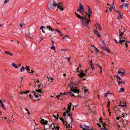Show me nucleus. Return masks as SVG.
Listing matches in <instances>:
<instances>
[{
  "label": "nucleus",
  "instance_id": "1",
  "mask_svg": "<svg viewBox=\"0 0 130 130\" xmlns=\"http://www.w3.org/2000/svg\"><path fill=\"white\" fill-rule=\"evenodd\" d=\"M57 6V4L54 0H50V3L47 5L48 8L50 10H54Z\"/></svg>",
  "mask_w": 130,
  "mask_h": 130
},
{
  "label": "nucleus",
  "instance_id": "2",
  "mask_svg": "<svg viewBox=\"0 0 130 130\" xmlns=\"http://www.w3.org/2000/svg\"><path fill=\"white\" fill-rule=\"evenodd\" d=\"M82 19H81L82 21V22L83 24L84 25L88 28L89 29L90 27L88 26L89 22H90V18H86V16L85 15L84 17H82Z\"/></svg>",
  "mask_w": 130,
  "mask_h": 130
},
{
  "label": "nucleus",
  "instance_id": "3",
  "mask_svg": "<svg viewBox=\"0 0 130 130\" xmlns=\"http://www.w3.org/2000/svg\"><path fill=\"white\" fill-rule=\"evenodd\" d=\"M129 5V4L128 3L124 4L123 5H120V8L121 9H122L123 8H125V7L128 8V7Z\"/></svg>",
  "mask_w": 130,
  "mask_h": 130
},
{
  "label": "nucleus",
  "instance_id": "4",
  "mask_svg": "<svg viewBox=\"0 0 130 130\" xmlns=\"http://www.w3.org/2000/svg\"><path fill=\"white\" fill-rule=\"evenodd\" d=\"M84 128H83V130H86V129H88L89 130H92V127L90 128L89 126H87L86 125L84 124Z\"/></svg>",
  "mask_w": 130,
  "mask_h": 130
},
{
  "label": "nucleus",
  "instance_id": "5",
  "mask_svg": "<svg viewBox=\"0 0 130 130\" xmlns=\"http://www.w3.org/2000/svg\"><path fill=\"white\" fill-rule=\"evenodd\" d=\"M125 31H124L123 32H122L121 31V29H119V37L120 38V39H122V38H123V35L124 33V32Z\"/></svg>",
  "mask_w": 130,
  "mask_h": 130
},
{
  "label": "nucleus",
  "instance_id": "6",
  "mask_svg": "<svg viewBox=\"0 0 130 130\" xmlns=\"http://www.w3.org/2000/svg\"><path fill=\"white\" fill-rule=\"evenodd\" d=\"M71 91L73 92L74 93H77V94H78L79 92V89H71Z\"/></svg>",
  "mask_w": 130,
  "mask_h": 130
},
{
  "label": "nucleus",
  "instance_id": "7",
  "mask_svg": "<svg viewBox=\"0 0 130 130\" xmlns=\"http://www.w3.org/2000/svg\"><path fill=\"white\" fill-rule=\"evenodd\" d=\"M126 42V41H125V40H123L122 39L119 42L122 45H124V44H125Z\"/></svg>",
  "mask_w": 130,
  "mask_h": 130
},
{
  "label": "nucleus",
  "instance_id": "8",
  "mask_svg": "<svg viewBox=\"0 0 130 130\" xmlns=\"http://www.w3.org/2000/svg\"><path fill=\"white\" fill-rule=\"evenodd\" d=\"M102 42L103 46L102 47V48L103 50L106 47V45L103 40H102Z\"/></svg>",
  "mask_w": 130,
  "mask_h": 130
},
{
  "label": "nucleus",
  "instance_id": "9",
  "mask_svg": "<svg viewBox=\"0 0 130 130\" xmlns=\"http://www.w3.org/2000/svg\"><path fill=\"white\" fill-rule=\"evenodd\" d=\"M86 75V74L83 72H82L79 74V75L81 77L84 76Z\"/></svg>",
  "mask_w": 130,
  "mask_h": 130
},
{
  "label": "nucleus",
  "instance_id": "10",
  "mask_svg": "<svg viewBox=\"0 0 130 130\" xmlns=\"http://www.w3.org/2000/svg\"><path fill=\"white\" fill-rule=\"evenodd\" d=\"M5 54H6L7 55H9L12 56L13 55V54L10 53L9 51H5Z\"/></svg>",
  "mask_w": 130,
  "mask_h": 130
},
{
  "label": "nucleus",
  "instance_id": "11",
  "mask_svg": "<svg viewBox=\"0 0 130 130\" xmlns=\"http://www.w3.org/2000/svg\"><path fill=\"white\" fill-rule=\"evenodd\" d=\"M55 30L61 36H62V34L61 31L56 28L55 29Z\"/></svg>",
  "mask_w": 130,
  "mask_h": 130
},
{
  "label": "nucleus",
  "instance_id": "12",
  "mask_svg": "<svg viewBox=\"0 0 130 130\" xmlns=\"http://www.w3.org/2000/svg\"><path fill=\"white\" fill-rule=\"evenodd\" d=\"M96 66L97 67H99L100 68V73H102V69L101 67V66L99 65V64H96Z\"/></svg>",
  "mask_w": 130,
  "mask_h": 130
},
{
  "label": "nucleus",
  "instance_id": "13",
  "mask_svg": "<svg viewBox=\"0 0 130 130\" xmlns=\"http://www.w3.org/2000/svg\"><path fill=\"white\" fill-rule=\"evenodd\" d=\"M57 117H56V115H53V117H54V118H55V120L56 121H57L58 120V117H59V115L58 114H57Z\"/></svg>",
  "mask_w": 130,
  "mask_h": 130
},
{
  "label": "nucleus",
  "instance_id": "14",
  "mask_svg": "<svg viewBox=\"0 0 130 130\" xmlns=\"http://www.w3.org/2000/svg\"><path fill=\"white\" fill-rule=\"evenodd\" d=\"M35 91L36 92H38L40 93H43V92L42 91V90L40 89H38V90L35 89Z\"/></svg>",
  "mask_w": 130,
  "mask_h": 130
},
{
  "label": "nucleus",
  "instance_id": "15",
  "mask_svg": "<svg viewBox=\"0 0 130 130\" xmlns=\"http://www.w3.org/2000/svg\"><path fill=\"white\" fill-rule=\"evenodd\" d=\"M103 50H105L106 52H108V53H110V50L108 48H105L104 49H103Z\"/></svg>",
  "mask_w": 130,
  "mask_h": 130
},
{
  "label": "nucleus",
  "instance_id": "16",
  "mask_svg": "<svg viewBox=\"0 0 130 130\" xmlns=\"http://www.w3.org/2000/svg\"><path fill=\"white\" fill-rule=\"evenodd\" d=\"M12 65L15 68H18V66L15 63H12Z\"/></svg>",
  "mask_w": 130,
  "mask_h": 130
},
{
  "label": "nucleus",
  "instance_id": "17",
  "mask_svg": "<svg viewBox=\"0 0 130 130\" xmlns=\"http://www.w3.org/2000/svg\"><path fill=\"white\" fill-rule=\"evenodd\" d=\"M94 33L96 34V35H98L99 37H100L101 36L99 35V32L97 31L96 30H95L94 31Z\"/></svg>",
  "mask_w": 130,
  "mask_h": 130
},
{
  "label": "nucleus",
  "instance_id": "18",
  "mask_svg": "<svg viewBox=\"0 0 130 130\" xmlns=\"http://www.w3.org/2000/svg\"><path fill=\"white\" fill-rule=\"evenodd\" d=\"M57 8L58 9H60L61 10H63V9L62 8V7L60 5H58L57 6Z\"/></svg>",
  "mask_w": 130,
  "mask_h": 130
},
{
  "label": "nucleus",
  "instance_id": "19",
  "mask_svg": "<svg viewBox=\"0 0 130 130\" xmlns=\"http://www.w3.org/2000/svg\"><path fill=\"white\" fill-rule=\"evenodd\" d=\"M126 103H125L123 105L119 104L118 105L119 106H121L124 107H126L127 106V105H126Z\"/></svg>",
  "mask_w": 130,
  "mask_h": 130
},
{
  "label": "nucleus",
  "instance_id": "20",
  "mask_svg": "<svg viewBox=\"0 0 130 130\" xmlns=\"http://www.w3.org/2000/svg\"><path fill=\"white\" fill-rule=\"evenodd\" d=\"M46 28L47 29H48L49 30H51V31L54 30V29H52L50 26H47L46 27Z\"/></svg>",
  "mask_w": 130,
  "mask_h": 130
},
{
  "label": "nucleus",
  "instance_id": "21",
  "mask_svg": "<svg viewBox=\"0 0 130 130\" xmlns=\"http://www.w3.org/2000/svg\"><path fill=\"white\" fill-rule=\"evenodd\" d=\"M79 5V9H80V10H82V9H83V6L80 3Z\"/></svg>",
  "mask_w": 130,
  "mask_h": 130
},
{
  "label": "nucleus",
  "instance_id": "22",
  "mask_svg": "<svg viewBox=\"0 0 130 130\" xmlns=\"http://www.w3.org/2000/svg\"><path fill=\"white\" fill-rule=\"evenodd\" d=\"M72 113H71V114H70V113H69L68 114V116H70V118L71 119V122H73V119L72 117Z\"/></svg>",
  "mask_w": 130,
  "mask_h": 130
},
{
  "label": "nucleus",
  "instance_id": "23",
  "mask_svg": "<svg viewBox=\"0 0 130 130\" xmlns=\"http://www.w3.org/2000/svg\"><path fill=\"white\" fill-rule=\"evenodd\" d=\"M117 82L119 84V85H120L122 83L123 81H120L118 79H117Z\"/></svg>",
  "mask_w": 130,
  "mask_h": 130
},
{
  "label": "nucleus",
  "instance_id": "24",
  "mask_svg": "<svg viewBox=\"0 0 130 130\" xmlns=\"http://www.w3.org/2000/svg\"><path fill=\"white\" fill-rule=\"evenodd\" d=\"M75 14L77 16V17L79 19H81L82 17H81L80 15L77 13L76 12H75Z\"/></svg>",
  "mask_w": 130,
  "mask_h": 130
},
{
  "label": "nucleus",
  "instance_id": "25",
  "mask_svg": "<svg viewBox=\"0 0 130 130\" xmlns=\"http://www.w3.org/2000/svg\"><path fill=\"white\" fill-rule=\"evenodd\" d=\"M120 90L119 91V93H121V92H123L124 91V89L122 88H121L120 89Z\"/></svg>",
  "mask_w": 130,
  "mask_h": 130
},
{
  "label": "nucleus",
  "instance_id": "26",
  "mask_svg": "<svg viewBox=\"0 0 130 130\" xmlns=\"http://www.w3.org/2000/svg\"><path fill=\"white\" fill-rule=\"evenodd\" d=\"M80 12L81 13L83 14V15H84V13L85 10L84 9H82V10H80Z\"/></svg>",
  "mask_w": 130,
  "mask_h": 130
},
{
  "label": "nucleus",
  "instance_id": "27",
  "mask_svg": "<svg viewBox=\"0 0 130 130\" xmlns=\"http://www.w3.org/2000/svg\"><path fill=\"white\" fill-rule=\"evenodd\" d=\"M69 38V36L68 35H66L64 37H63L62 38V39L63 40L65 39H67Z\"/></svg>",
  "mask_w": 130,
  "mask_h": 130
},
{
  "label": "nucleus",
  "instance_id": "28",
  "mask_svg": "<svg viewBox=\"0 0 130 130\" xmlns=\"http://www.w3.org/2000/svg\"><path fill=\"white\" fill-rule=\"evenodd\" d=\"M25 70V67H24L23 66L21 68L20 71L21 72H22L23 71H24Z\"/></svg>",
  "mask_w": 130,
  "mask_h": 130
},
{
  "label": "nucleus",
  "instance_id": "29",
  "mask_svg": "<svg viewBox=\"0 0 130 130\" xmlns=\"http://www.w3.org/2000/svg\"><path fill=\"white\" fill-rule=\"evenodd\" d=\"M1 104V106L3 108L4 110H6V109L4 106V104L3 103Z\"/></svg>",
  "mask_w": 130,
  "mask_h": 130
},
{
  "label": "nucleus",
  "instance_id": "30",
  "mask_svg": "<svg viewBox=\"0 0 130 130\" xmlns=\"http://www.w3.org/2000/svg\"><path fill=\"white\" fill-rule=\"evenodd\" d=\"M30 91L28 90V91H27L26 92L24 91L23 92H22V93H21V94H23L24 93V94H27V93H28Z\"/></svg>",
  "mask_w": 130,
  "mask_h": 130
},
{
  "label": "nucleus",
  "instance_id": "31",
  "mask_svg": "<svg viewBox=\"0 0 130 130\" xmlns=\"http://www.w3.org/2000/svg\"><path fill=\"white\" fill-rule=\"evenodd\" d=\"M54 128H55L56 129H57L58 130L59 129V127L57 126H56L55 125L54 126Z\"/></svg>",
  "mask_w": 130,
  "mask_h": 130
},
{
  "label": "nucleus",
  "instance_id": "32",
  "mask_svg": "<svg viewBox=\"0 0 130 130\" xmlns=\"http://www.w3.org/2000/svg\"><path fill=\"white\" fill-rule=\"evenodd\" d=\"M88 7V11L89 12H90L91 11V9L90 8V7L89 6H87Z\"/></svg>",
  "mask_w": 130,
  "mask_h": 130
},
{
  "label": "nucleus",
  "instance_id": "33",
  "mask_svg": "<svg viewBox=\"0 0 130 130\" xmlns=\"http://www.w3.org/2000/svg\"><path fill=\"white\" fill-rule=\"evenodd\" d=\"M51 49L52 50H55V47L53 44L52 45V46L51 47Z\"/></svg>",
  "mask_w": 130,
  "mask_h": 130
},
{
  "label": "nucleus",
  "instance_id": "34",
  "mask_svg": "<svg viewBox=\"0 0 130 130\" xmlns=\"http://www.w3.org/2000/svg\"><path fill=\"white\" fill-rule=\"evenodd\" d=\"M118 12V13L119 14V15L120 16H122L123 15L121 14V12L119 10H118L116 12Z\"/></svg>",
  "mask_w": 130,
  "mask_h": 130
},
{
  "label": "nucleus",
  "instance_id": "35",
  "mask_svg": "<svg viewBox=\"0 0 130 130\" xmlns=\"http://www.w3.org/2000/svg\"><path fill=\"white\" fill-rule=\"evenodd\" d=\"M44 119H42L41 120L40 122L42 124H43V123L44 122Z\"/></svg>",
  "mask_w": 130,
  "mask_h": 130
},
{
  "label": "nucleus",
  "instance_id": "36",
  "mask_svg": "<svg viewBox=\"0 0 130 130\" xmlns=\"http://www.w3.org/2000/svg\"><path fill=\"white\" fill-rule=\"evenodd\" d=\"M70 57H66V58L67 59V60H68V61L69 62H70Z\"/></svg>",
  "mask_w": 130,
  "mask_h": 130
},
{
  "label": "nucleus",
  "instance_id": "37",
  "mask_svg": "<svg viewBox=\"0 0 130 130\" xmlns=\"http://www.w3.org/2000/svg\"><path fill=\"white\" fill-rule=\"evenodd\" d=\"M59 119L61 120L62 121V122H63V123H64V120L62 118H60Z\"/></svg>",
  "mask_w": 130,
  "mask_h": 130
},
{
  "label": "nucleus",
  "instance_id": "38",
  "mask_svg": "<svg viewBox=\"0 0 130 130\" xmlns=\"http://www.w3.org/2000/svg\"><path fill=\"white\" fill-rule=\"evenodd\" d=\"M106 124L105 123H103V126L104 127V128L106 129L105 127V125H106Z\"/></svg>",
  "mask_w": 130,
  "mask_h": 130
},
{
  "label": "nucleus",
  "instance_id": "39",
  "mask_svg": "<svg viewBox=\"0 0 130 130\" xmlns=\"http://www.w3.org/2000/svg\"><path fill=\"white\" fill-rule=\"evenodd\" d=\"M47 122H48L47 121V120H46L45 121H44V122L43 124H44V125L47 124Z\"/></svg>",
  "mask_w": 130,
  "mask_h": 130
},
{
  "label": "nucleus",
  "instance_id": "40",
  "mask_svg": "<svg viewBox=\"0 0 130 130\" xmlns=\"http://www.w3.org/2000/svg\"><path fill=\"white\" fill-rule=\"evenodd\" d=\"M70 110H68H68H66V112L67 113V114L68 115V114L69 113V112H70Z\"/></svg>",
  "mask_w": 130,
  "mask_h": 130
},
{
  "label": "nucleus",
  "instance_id": "41",
  "mask_svg": "<svg viewBox=\"0 0 130 130\" xmlns=\"http://www.w3.org/2000/svg\"><path fill=\"white\" fill-rule=\"evenodd\" d=\"M91 67L93 70L95 69V68H94V67L93 64H92V65L91 66Z\"/></svg>",
  "mask_w": 130,
  "mask_h": 130
},
{
  "label": "nucleus",
  "instance_id": "42",
  "mask_svg": "<svg viewBox=\"0 0 130 130\" xmlns=\"http://www.w3.org/2000/svg\"><path fill=\"white\" fill-rule=\"evenodd\" d=\"M71 105H68V108H67L68 109L70 110H71Z\"/></svg>",
  "mask_w": 130,
  "mask_h": 130
},
{
  "label": "nucleus",
  "instance_id": "43",
  "mask_svg": "<svg viewBox=\"0 0 130 130\" xmlns=\"http://www.w3.org/2000/svg\"><path fill=\"white\" fill-rule=\"evenodd\" d=\"M34 95L35 97L36 98H37L39 97V96L38 95L36 94V93H35Z\"/></svg>",
  "mask_w": 130,
  "mask_h": 130
},
{
  "label": "nucleus",
  "instance_id": "44",
  "mask_svg": "<svg viewBox=\"0 0 130 130\" xmlns=\"http://www.w3.org/2000/svg\"><path fill=\"white\" fill-rule=\"evenodd\" d=\"M122 74L121 75V76L123 77L125 75V73L124 72H122Z\"/></svg>",
  "mask_w": 130,
  "mask_h": 130
},
{
  "label": "nucleus",
  "instance_id": "45",
  "mask_svg": "<svg viewBox=\"0 0 130 130\" xmlns=\"http://www.w3.org/2000/svg\"><path fill=\"white\" fill-rule=\"evenodd\" d=\"M68 92L64 93H63L62 94V95H68Z\"/></svg>",
  "mask_w": 130,
  "mask_h": 130
},
{
  "label": "nucleus",
  "instance_id": "46",
  "mask_svg": "<svg viewBox=\"0 0 130 130\" xmlns=\"http://www.w3.org/2000/svg\"><path fill=\"white\" fill-rule=\"evenodd\" d=\"M113 8L112 7H110L109 9V11L110 12H111L112 11V9Z\"/></svg>",
  "mask_w": 130,
  "mask_h": 130
},
{
  "label": "nucleus",
  "instance_id": "47",
  "mask_svg": "<svg viewBox=\"0 0 130 130\" xmlns=\"http://www.w3.org/2000/svg\"><path fill=\"white\" fill-rule=\"evenodd\" d=\"M30 68L29 67H28L26 68V70L27 71H30V69H29V68Z\"/></svg>",
  "mask_w": 130,
  "mask_h": 130
},
{
  "label": "nucleus",
  "instance_id": "48",
  "mask_svg": "<svg viewBox=\"0 0 130 130\" xmlns=\"http://www.w3.org/2000/svg\"><path fill=\"white\" fill-rule=\"evenodd\" d=\"M10 0H5L4 2V4L7 3Z\"/></svg>",
  "mask_w": 130,
  "mask_h": 130
},
{
  "label": "nucleus",
  "instance_id": "49",
  "mask_svg": "<svg viewBox=\"0 0 130 130\" xmlns=\"http://www.w3.org/2000/svg\"><path fill=\"white\" fill-rule=\"evenodd\" d=\"M98 28L99 30H102V28L101 26H100L98 27Z\"/></svg>",
  "mask_w": 130,
  "mask_h": 130
},
{
  "label": "nucleus",
  "instance_id": "50",
  "mask_svg": "<svg viewBox=\"0 0 130 130\" xmlns=\"http://www.w3.org/2000/svg\"><path fill=\"white\" fill-rule=\"evenodd\" d=\"M89 63L90 65L91 66L92 65V64H93L92 63V60L91 61H90V62H89Z\"/></svg>",
  "mask_w": 130,
  "mask_h": 130
},
{
  "label": "nucleus",
  "instance_id": "51",
  "mask_svg": "<svg viewBox=\"0 0 130 130\" xmlns=\"http://www.w3.org/2000/svg\"><path fill=\"white\" fill-rule=\"evenodd\" d=\"M31 72H30L29 71H28V73H33L34 72H35L33 71V70L32 69V70H31Z\"/></svg>",
  "mask_w": 130,
  "mask_h": 130
},
{
  "label": "nucleus",
  "instance_id": "52",
  "mask_svg": "<svg viewBox=\"0 0 130 130\" xmlns=\"http://www.w3.org/2000/svg\"><path fill=\"white\" fill-rule=\"evenodd\" d=\"M114 0H113V2L112 3V4H111V7H112V8H113V6L114 4Z\"/></svg>",
  "mask_w": 130,
  "mask_h": 130
},
{
  "label": "nucleus",
  "instance_id": "53",
  "mask_svg": "<svg viewBox=\"0 0 130 130\" xmlns=\"http://www.w3.org/2000/svg\"><path fill=\"white\" fill-rule=\"evenodd\" d=\"M47 78H48V79H51V80H52L53 79V78H51V77L49 78L48 76H47Z\"/></svg>",
  "mask_w": 130,
  "mask_h": 130
},
{
  "label": "nucleus",
  "instance_id": "54",
  "mask_svg": "<svg viewBox=\"0 0 130 130\" xmlns=\"http://www.w3.org/2000/svg\"><path fill=\"white\" fill-rule=\"evenodd\" d=\"M97 125L99 126V127L101 128V126L100 124H99L98 123L97 124Z\"/></svg>",
  "mask_w": 130,
  "mask_h": 130
},
{
  "label": "nucleus",
  "instance_id": "55",
  "mask_svg": "<svg viewBox=\"0 0 130 130\" xmlns=\"http://www.w3.org/2000/svg\"><path fill=\"white\" fill-rule=\"evenodd\" d=\"M44 27V26H41L40 27V29H41V30H42V29Z\"/></svg>",
  "mask_w": 130,
  "mask_h": 130
},
{
  "label": "nucleus",
  "instance_id": "56",
  "mask_svg": "<svg viewBox=\"0 0 130 130\" xmlns=\"http://www.w3.org/2000/svg\"><path fill=\"white\" fill-rule=\"evenodd\" d=\"M125 45L126 47V48H127L128 47V46L127 44V43H126V42H125Z\"/></svg>",
  "mask_w": 130,
  "mask_h": 130
},
{
  "label": "nucleus",
  "instance_id": "57",
  "mask_svg": "<svg viewBox=\"0 0 130 130\" xmlns=\"http://www.w3.org/2000/svg\"><path fill=\"white\" fill-rule=\"evenodd\" d=\"M87 16H88V17H89L88 18H90V17H91V15L90 14H89Z\"/></svg>",
  "mask_w": 130,
  "mask_h": 130
},
{
  "label": "nucleus",
  "instance_id": "58",
  "mask_svg": "<svg viewBox=\"0 0 130 130\" xmlns=\"http://www.w3.org/2000/svg\"><path fill=\"white\" fill-rule=\"evenodd\" d=\"M74 88L72 86H70V90H71V89H73V88Z\"/></svg>",
  "mask_w": 130,
  "mask_h": 130
},
{
  "label": "nucleus",
  "instance_id": "59",
  "mask_svg": "<svg viewBox=\"0 0 130 130\" xmlns=\"http://www.w3.org/2000/svg\"><path fill=\"white\" fill-rule=\"evenodd\" d=\"M66 112H64L63 113V115L64 116V117H65V116L66 115Z\"/></svg>",
  "mask_w": 130,
  "mask_h": 130
},
{
  "label": "nucleus",
  "instance_id": "60",
  "mask_svg": "<svg viewBox=\"0 0 130 130\" xmlns=\"http://www.w3.org/2000/svg\"><path fill=\"white\" fill-rule=\"evenodd\" d=\"M116 119L117 120H119L120 119V118L119 117H116Z\"/></svg>",
  "mask_w": 130,
  "mask_h": 130
},
{
  "label": "nucleus",
  "instance_id": "61",
  "mask_svg": "<svg viewBox=\"0 0 130 130\" xmlns=\"http://www.w3.org/2000/svg\"><path fill=\"white\" fill-rule=\"evenodd\" d=\"M119 77L118 75H116V78L118 79V78H119Z\"/></svg>",
  "mask_w": 130,
  "mask_h": 130
},
{
  "label": "nucleus",
  "instance_id": "62",
  "mask_svg": "<svg viewBox=\"0 0 130 130\" xmlns=\"http://www.w3.org/2000/svg\"><path fill=\"white\" fill-rule=\"evenodd\" d=\"M29 96L30 98H32L33 97L30 94L29 95Z\"/></svg>",
  "mask_w": 130,
  "mask_h": 130
},
{
  "label": "nucleus",
  "instance_id": "63",
  "mask_svg": "<svg viewBox=\"0 0 130 130\" xmlns=\"http://www.w3.org/2000/svg\"><path fill=\"white\" fill-rule=\"evenodd\" d=\"M113 9H114V10H115V11L116 12H117V11L118 10H117V9H115V7H114V8H113Z\"/></svg>",
  "mask_w": 130,
  "mask_h": 130
},
{
  "label": "nucleus",
  "instance_id": "64",
  "mask_svg": "<svg viewBox=\"0 0 130 130\" xmlns=\"http://www.w3.org/2000/svg\"><path fill=\"white\" fill-rule=\"evenodd\" d=\"M88 90H87L85 89L84 90V92H85V93H86V92Z\"/></svg>",
  "mask_w": 130,
  "mask_h": 130
}]
</instances>
